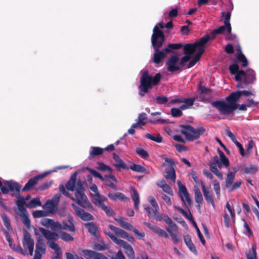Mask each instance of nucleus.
Returning a JSON list of instances; mask_svg holds the SVG:
<instances>
[{
    "instance_id": "obj_1",
    "label": "nucleus",
    "mask_w": 259,
    "mask_h": 259,
    "mask_svg": "<svg viewBox=\"0 0 259 259\" xmlns=\"http://www.w3.org/2000/svg\"><path fill=\"white\" fill-rule=\"evenodd\" d=\"M76 175L77 172L73 174L65 185L67 190L71 191H74V197L71 196L70 194L66 191L63 185L59 186V191L64 195L70 198L73 201H75L76 203L80 206L85 208H92V205L84 194L85 190L83 187L81 181L80 180L78 181L75 184Z\"/></svg>"
},
{
    "instance_id": "obj_2",
    "label": "nucleus",
    "mask_w": 259,
    "mask_h": 259,
    "mask_svg": "<svg viewBox=\"0 0 259 259\" xmlns=\"http://www.w3.org/2000/svg\"><path fill=\"white\" fill-rule=\"evenodd\" d=\"M253 95L251 92L248 91H237L231 93L225 98V101L223 100L213 101L211 104L223 113H232L237 110V102L242 96L248 97Z\"/></svg>"
},
{
    "instance_id": "obj_3",
    "label": "nucleus",
    "mask_w": 259,
    "mask_h": 259,
    "mask_svg": "<svg viewBox=\"0 0 259 259\" xmlns=\"http://www.w3.org/2000/svg\"><path fill=\"white\" fill-rule=\"evenodd\" d=\"M165 41V35L163 32L159 30L157 26H155L153 29V34L151 36V45L154 51L153 57V61L156 64L161 63L166 56L170 52L169 49L165 48L162 51H159Z\"/></svg>"
},
{
    "instance_id": "obj_4",
    "label": "nucleus",
    "mask_w": 259,
    "mask_h": 259,
    "mask_svg": "<svg viewBox=\"0 0 259 259\" xmlns=\"http://www.w3.org/2000/svg\"><path fill=\"white\" fill-rule=\"evenodd\" d=\"M161 74L157 73L154 76L149 75L148 70L144 71L140 78V84L139 86V94L141 97H143L147 93L149 89H151L154 85H157L160 82L161 78Z\"/></svg>"
},
{
    "instance_id": "obj_5",
    "label": "nucleus",
    "mask_w": 259,
    "mask_h": 259,
    "mask_svg": "<svg viewBox=\"0 0 259 259\" xmlns=\"http://www.w3.org/2000/svg\"><path fill=\"white\" fill-rule=\"evenodd\" d=\"M39 231L47 240V244L51 249L54 250L55 252L61 251V248L55 243L59 237L57 233L41 227L39 228Z\"/></svg>"
},
{
    "instance_id": "obj_6",
    "label": "nucleus",
    "mask_w": 259,
    "mask_h": 259,
    "mask_svg": "<svg viewBox=\"0 0 259 259\" xmlns=\"http://www.w3.org/2000/svg\"><path fill=\"white\" fill-rule=\"evenodd\" d=\"M181 127L182 128L181 133L189 141H193L198 139L205 131L203 127L195 129L189 125H182Z\"/></svg>"
},
{
    "instance_id": "obj_7",
    "label": "nucleus",
    "mask_w": 259,
    "mask_h": 259,
    "mask_svg": "<svg viewBox=\"0 0 259 259\" xmlns=\"http://www.w3.org/2000/svg\"><path fill=\"white\" fill-rule=\"evenodd\" d=\"M162 220L168 225L165 229L171 237L173 243L178 244L180 241L178 236L179 227L167 214L162 215Z\"/></svg>"
},
{
    "instance_id": "obj_8",
    "label": "nucleus",
    "mask_w": 259,
    "mask_h": 259,
    "mask_svg": "<svg viewBox=\"0 0 259 259\" xmlns=\"http://www.w3.org/2000/svg\"><path fill=\"white\" fill-rule=\"evenodd\" d=\"M104 233L115 243L122 247L125 249V253L129 259H135V252L131 245L122 240L118 239L115 235L110 232L104 231Z\"/></svg>"
},
{
    "instance_id": "obj_9",
    "label": "nucleus",
    "mask_w": 259,
    "mask_h": 259,
    "mask_svg": "<svg viewBox=\"0 0 259 259\" xmlns=\"http://www.w3.org/2000/svg\"><path fill=\"white\" fill-rule=\"evenodd\" d=\"M150 204L153 206V212L150 210V207L146 205H144V209L147 211L148 215L150 218H152L157 221H161L162 220V215L158 212L159 206L155 198L152 197L149 200Z\"/></svg>"
},
{
    "instance_id": "obj_10",
    "label": "nucleus",
    "mask_w": 259,
    "mask_h": 259,
    "mask_svg": "<svg viewBox=\"0 0 259 259\" xmlns=\"http://www.w3.org/2000/svg\"><path fill=\"white\" fill-rule=\"evenodd\" d=\"M34 233L36 236V249L33 259H41L42 254L46 252V247L44 238L38 235L37 229H34Z\"/></svg>"
},
{
    "instance_id": "obj_11",
    "label": "nucleus",
    "mask_w": 259,
    "mask_h": 259,
    "mask_svg": "<svg viewBox=\"0 0 259 259\" xmlns=\"http://www.w3.org/2000/svg\"><path fill=\"white\" fill-rule=\"evenodd\" d=\"M179 61V57L177 54L170 56L165 62L167 70L170 72L182 71L183 69Z\"/></svg>"
},
{
    "instance_id": "obj_12",
    "label": "nucleus",
    "mask_w": 259,
    "mask_h": 259,
    "mask_svg": "<svg viewBox=\"0 0 259 259\" xmlns=\"http://www.w3.org/2000/svg\"><path fill=\"white\" fill-rule=\"evenodd\" d=\"M22 244L25 249H28L29 254L32 255L34 242L33 239L31 238V234L25 230L23 231Z\"/></svg>"
},
{
    "instance_id": "obj_13",
    "label": "nucleus",
    "mask_w": 259,
    "mask_h": 259,
    "mask_svg": "<svg viewBox=\"0 0 259 259\" xmlns=\"http://www.w3.org/2000/svg\"><path fill=\"white\" fill-rule=\"evenodd\" d=\"M177 183L179 186V195L181 200L186 206L187 205H191L192 204V200L186 187L182 184L180 181H178Z\"/></svg>"
},
{
    "instance_id": "obj_14",
    "label": "nucleus",
    "mask_w": 259,
    "mask_h": 259,
    "mask_svg": "<svg viewBox=\"0 0 259 259\" xmlns=\"http://www.w3.org/2000/svg\"><path fill=\"white\" fill-rule=\"evenodd\" d=\"M195 101V99L193 98H181L171 100L168 103V104H174L177 103H181L182 105L180 106L181 109L182 110H186L187 109L190 108L191 106H192Z\"/></svg>"
},
{
    "instance_id": "obj_15",
    "label": "nucleus",
    "mask_w": 259,
    "mask_h": 259,
    "mask_svg": "<svg viewBox=\"0 0 259 259\" xmlns=\"http://www.w3.org/2000/svg\"><path fill=\"white\" fill-rule=\"evenodd\" d=\"M71 206L75 211L76 215L83 221H92L94 219V217L91 214L85 212L83 209L76 206L75 204L72 203Z\"/></svg>"
},
{
    "instance_id": "obj_16",
    "label": "nucleus",
    "mask_w": 259,
    "mask_h": 259,
    "mask_svg": "<svg viewBox=\"0 0 259 259\" xmlns=\"http://www.w3.org/2000/svg\"><path fill=\"white\" fill-rule=\"evenodd\" d=\"M50 172H45L41 175H37L32 178L30 179L25 186L22 189V191L25 192L30 190L35 185L37 184L39 180H40L45 177Z\"/></svg>"
},
{
    "instance_id": "obj_17",
    "label": "nucleus",
    "mask_w": 259,
    "mask_h": 259,
    "mask_svg": "<svg viewBox=\"0 0 259 259\" xmlns=\"http://www.w3.org/2000/svg\"><path fill=\"white\" fill-rule=\"evenodd\" d=\"M61 229L71 232H75L76 229L73 224V219L70 216L67 217V220H64L61 223Z\"/></svg>"
},
{
    "instance_id": "obj_18",
    "label": "nucleus",
    "mask_w": 259,
    "mask_h": 259,
    "mask_svg": "<svg viewBox=\"0 0 259 259\" xmlns=\"http://www.w3.org/2000/svg\"><path fill=\"white\" fill-rule=\"evenodd\" d=\"M200 183L202 187V190L206 201L208 203H211L212 206L214 207L215 204L212 196V194L209 190V188H206L202 181H201Z\"/></svg>"
},
{
    "instance_id": "obj_19",
    "label": "nucleus",
    "mask_w": 259,
    "mask_h": 259,
    "mask_svg": "<svg viewBox=\"0 0 259 259\" xmlns=\"http://www.w3.org/2000/svg\"><path fill=\"white\" fill-rule=\"evenodd\" d=\"M255 79V73L252 69H249L245 72L243 80L244 84L247 85L252 83Z\"/></svg>"
},
{
    "instance_id": "obj_20",
    "label": "nucleus",
    "mask_w": 259,
    "mask_h": 259,
    "mask_svg": "<svg viewBox=\"0 0 259 259\" xmlns=\"http://www.w3.org/2000/svg\"><path fill=\"white\" fill-rule=\"evenodd\" d=\"M5 184L9 187L11 191L15 192L16 196H18L20 197L19 193L21 188V186L20 185L16 182L12 181L7 182L5 183Z\"/></svg>"
},
{
    "instance_id": "obj_21",
    "label": "nucleus",
    "mask_w": 259,
    "mask_h": 259,
    "mask_svg": "<svg viewBox=\"0 0 259 259\" xmlns=\"http://www.w3.org/2000/svg\"><path fill=\"white\" fill-rule=\"evenodd\" d=\"M113 158L115 162L114 163V165L118 169H125L128 168L126 163L123 161V160L120 158V157L118 155L116 154L115 153H113Z\"/></svg>"
},
{
    "instance_id": "obj_22",
    "label": "nucleus",
    "mask_w": 259,
    "mask_h": 259,
    "mask_svg": "<svg viewBox=\"0 0 259 259\" xmlns=\"http://www.w3.org/2000/svg\"><path fill=\"white\" fill-rule=\"evenodd\" d=\"M84 226L88 228V231L91 235L97 239L99 238V235L97 233L98 228L94 223H85Z\"/></svg>"
},
{
    "instance_id": "obj_23",
    "label": "nucleus",
    "mask_w": 259,
    "mask_h": 259,
    "mask_svg": "<svg viewBox=\"0 0 259 259\" xmlns=\"http://www.w3.org/2000/svg\"><path fill=\"white\" fill-rule=\"evenodd\" d=\"M196 50L198 51V47L195 42L193 44H187L184 46V52L185 54L191 56Z\"/></svg>"
},
{
    "instance_id": "obj_24",
    "label": "nucleus",
    "mask_w": 259,
    "mask_h": 259,
    "mask_svg": "<svg viewBox=\"0 0 259 259\" xmlns=\"http://www.w3.org/2000/svg\"><path fill=\"white\" fill-rule=\"evenodd\" d=\"M56 205L57 204L55 203L53 200H48L42 207L47 212L53 213L55 212Z\"/></svg>"
},
{
    "instance_id": "obj_25",
    "label": "nucleus",
    "mask_w": 259,
    "mask_h": 259,
    "mask_svg": "<svg viewBox=\"0 0 259 259\" xmlns=\"http://www.w3.org/2000/svg\"><path fill=\"white\" fill-rule=\"evenodd\" d=\"M131 197L134 202V207L135 209H139V205L140 203V197L138 192L134 188L131 189Z\"/></svg>"
},
{
    "instance_id": "obj_26",
    "label": "nucleus",
    "mask_w": 259,
    "mask_h": 259,
    "mask_svg": "<svg viewBox=\"0 0 259 259\" xmlns=\"http://www.w3.org/2000/svg\"><path fill=\"white\" fill-rule=\"evenodd\" d=\"M157 186L162 188V190L170 195H173V191L170 187L167 184L164 180L160 181L157 183Z\"/></svg>"
},
{
    "instance_id": "obj_27",
    "label": "nucleus",
    "mask_w": 259,
    "mask_h": 259,
    "mask_svg": "<svg viewBox=\"0 0 259 259\" xmlns=\"http://www.w3.org/2000/svg\"><path fill=\"white\" fill-rule=\"evenodd\" d=\"M109 228L113 231L118 237L124 238L127 236V232L119 228L116 227L112 225H110Z\"/></svg>"
},
{
    "instance_id": "obj_28",
    "label": "nucleus",
    "mask_w": 259,
    "mask_h": 259,
    "mask_svg": "<svg viewBox=\"0 0 259 259\" xmlns=\"http://www.w3.org/2000/svg\"><path fill=\"white\" fill-rule=\"evenodd\" d=\"M16 197L18 198L16 201V204L21 213L27 212V210L25 207L26 204L25 199L23 197H21L20 196V197L18 196Z\"/></svg>"
},
{
    "instance_id": "obj_29",
    "label": "nucleus",
    "mask_w": 259,
    "mask_h": 259,
    "mask_svg": "<svg viewBox=\"0 0 259 259\" xmlns=\"http://www.w3.org/2000/svg\"><path fill=\"white\" fill-rule=\"evenodd\" d=\"M107 199L101 195L99 193L98 194H95L94 196V203L99 207H101L102 205H104V202L106 201Z\"/></svg>"
},
{
    "instance_id": "obj_30",
    "label": "nucleus",
    "mask_w": 259,
    "mask_h": 259,
    "mask_svg": "<svg viewBox=\"0 0 259 259\" xmlns=\"http://www.w3.org/2000/svg\"><path fill=\"white\" fill-rule=\"evenodd\" d=\"M19 216L21 217V221L23 224L28 229H30L31 223L30 220L29 218V214L27 212L21 213V214H19Z\"/></svg>"
},
{
    "instance_id": "obj_31",
    "label": "nucleus",
    "mask_w": 259,
    "mask_h": 259,
    "mask_svg": "<svg viewBox=\"0 0 259 259\" xmlns=\"http://www.w3.org/2000/svg\"><path fill=\"white\" fill-rule=\"evenodd\" d=\"M108 196L110 199L113 201H116L117 199L125 201L127 199L126 196L120 192H117L115 194L109 193Z\"/></svg>"
},
{
    "instance_id": "obj_32",
    "label": "nucleus",
    "mask_w": 259,
    "mask_h": 259,
    "mask_svg": "<svg viewBox=\"0 0 259 259\" xmlns=\"http://www.w3.org/2000/svg\"><path fill=\"white\" fill-rule=\"evenodd\" d=\"M166 175L165 178L167 180H170L174 182L176 180L175 170L173 167H168L165 169Z\"/></svg>"
},
{
    "instance_id": "obj_33",
    "label": "nucleus",
    "mask_w": 259,
    "mask_h": 259,
    "mask_svg": "<svg viewBox=\"0 0 259 259\" xmlns=\"http://www.w3.org/2000/svg\"><path fill=\"white\" fill-rule=\"evenodd\" d=\"M209 40V36L208 34L205 35L200 38L199 40L195 42L198 47V50H204V45Z\"/></svg>"
},
{
    "instance_id": "obj_34",
    "label": "nucleus",
    "mask_w": 259,
    "mask_h": 259,
    "mask_svg": "<svg viewBox=\"0 0 259 259\" xmlns=\"http://www.w3.org/2000/svg\"><path fill=\"white\" fill-rule=\"evenodd\" d=\"M194 195L195 202L198 203L197 207L200 208V204L203 202V199L201 192L198 188L195 189Z\"/></svg>"
},
{
    "instance_id": "obj_35",
    "label": "nucleus",
    "mask_w": 259,
    "mask_h": 259,
    "mask_svg": "<svg viewBox=\"0 0 259 259\" xmlns=\"http://www.w3.org/2000/svg\"><path fill=\"white\" fill-rule=\"evenodd\" d=\"M115 220L120 225V226L128 230H132L133 229V226L130 223L125 222L124 218H120L115 219Z\"/></svg>"
},
{
    "instance_id": "obj_36",
    "label": "nucleus",
    "mask_w": 259,
    "mask_h": 259,
    "mask_svg": "<svg viewBox=\"0 0 259 259\" xmlns=\"http://www.w3.org/2000/svg\"><path fill=\"white\" fill-rule=\"evenodd\" d=\"M184 240L185 244L190 249V250L193 253L197 254V250L196 248L193 244L192 240L189 235H186L184 237Z\"/></svg>"
},
{
    "instance_id": "obj_37",
    "label": "nucleus",
    "mask_w": 259,
    "mask_h": 259,
    "mask_svg": "<svg viewBox=\"0 0 259 259\" xmlns=\"http://www.w3.org/2000/svg\"><path fill=\"white\" fill-rule=\"evenodd\" d=\"M138 119V121L132 125L133 127L135 128L138 126H141L145 125L147 122L145 114H139Z\"/></svg>"
},
{
    "instance_id": "obj_38",
    "label": "nucleus",
    "mask_w": 259,
    "mask_h": 259,
    "mask_svg": "<svg viewBox=\"0 0 259 259\" xmlns=\"http://www.w3.org/2000/svg\"><path fill=\"white\" fill-rule=\"evenodd\" d=\"M234 172L229 171L227 175V178L225 180V187L228 188L231 186L234 180Z\"/></svg>"
},
{
    "instance_id": "obj_39",
    "label": "nucleus",
    "mask_w": 259,
    "mask_h": 259,
    "mask_svg": "<svg viewBox=\"0 0 259 259\" xmlns=\"http://www.w3.org/2000/svg\"><path fill=\"white\" fill-rule=\"evenodd\" d=\"M256 246L255 244L252 245L251 248L246 253L247 259H257Z\"/></svg>"
},
{
    "instance_id": "obj_40",
    "label": "nucleus",
    "mask_w": 259,
    "mask_h": 259,
    "mask_svg": "<svg viewBox=\"0 0 259 259\" xmlns=\"http://www.w3.org/2000/svg\"><path fill=\"white\" fill-rule=\"evenodd\" d=\"M231 12L229 11L227 13H226L225 12H222L221 13V16L223 18H224V24L227 26H228V29H230L231 28V24L230 23V19H231Z\"/></svg>"
},
{
    "instance_id": "obj_41",
    "label": "nucleus",
    "mask_w": 259,
    "mask_h": 259,
    "mask_svg": "<svg viewBox=\"0 0 259 259\" xmlns=\"http://www.w3.org/2000/svg\"><path fill=\"white\" fill-rule=\"evenodd\" d=\"M218 152L220 157V161L222 164L226 167H228L229 166V161L228 158L226 157L225 154L220 149H218Z\"/></svg>"
},
{
    "instance_id": "obj_42",
    "label": "nucleus",
    "mask_w": 259,
    "mask_h": 259,
    "mask_svg": "<svg viewBox=\"0 0 259 259\" xmlns=\"http://www.w3.org/2000/svg\"><path fill=\"white\" fill-rule=\"evenodd\" d=\"M236 58L239 62H241V66L242 67L247 66L248 63V61L243 53H238Z\"/></svg>"
},
{
    "instance_id": "obj_43",
    "label": "nucleus",
    "mask_w": 259,
    "mask_h": 259,
    "mask_svg": "<svg viewBox=\"0 0 259 259\" xmlns=\"http://www.w3.org/2000/svg\"><path fill=\"white\" fill-rule=\"evenodd\" d=\"M90 151V155L93 156L100 155L103 154L104 149L98 147H92Z\"/></svg>"
},
{
    "instance_id": "obj_44",
    "label": "nucleus",
    "mask_w": 259,
    "mask_h": 259,
    "mask_svg": "<svg viewBox=\"0 0 259 259\" xmlns=\"http://www.w3.org/2000/svg\"><path fill=\"white\" fill-rule=\"evenodd\" d=\"M257 170V167L255 165H250L245 167L243 170V172L246 174L253 175L256 173Z\"/></svg>"
},
{
    "instance_id": "obj_45",
    "label": "nucleus",
    "mask_w": 259,
    "mask_h": 259,
    "mask_svg": "<svg viewBox=\"0 0 259 259\" xmlns=\"http://www.w3.org/2000/svg\"><path fill=\"white\" fill-rule=\"evenodd\" d=\"M96 252V251L88 249L82 250L83 255L87 259H90V258L94 259Z\"/></svg>"
},
{
    "instance_id": "obj_46",
    "label": "nucleus",
    "mask_w": 259,
    "mask_h": 259,
    "mask_svg": "<svg viewBox=\"0 0 259 259\" xmlns=\"http://www.w3.org/2000/svg\"><path fill=\"white\" fill-rule=\"evenodd\" d=\"M145 137L157 143H161L163 139L162 136H161L159 134L156 135V136L155 137L153 135L149 133L145 135Z\"/></svg>"
},
{
    "instance_id": "obj_47",
    "label": "nucleus",
    "mask_w": 259,
    "mask_h": 259,
    "mask_svg": "<svg viewBox=\"0 0 259 259\" xmlns=\"http://www.w3.org/2000/svg\"><path fill=\"white\" fill-rule=\"evenodd\" d=\"M37 206H41V202L38 198H33L27 204V207L29 208H34Z\"/></svg>"
},
{
    "instance_id": "obj_48",
    "label": "nucleus",
    "mask_w": 259,
    "mask_h": 259,
    "mask_svg": "<svg viewBox=\"0 0 259 259\" xmlns=\"http://www.w3.org/2000/svg\"><path fill=\"white\" fill-rule=\"evenodd\" d=\"M153 233L158 235L159 236L164 237L165 238L169 237L168 234L165 231L158 226H157Z\"/></svg>"
},
{
    "instance_id": "obj_49",
    "label": "nucleus",
    "mask_w": 259,
    "mask_h": 259,
    "mask_svg": "<svg viewBox=\"0 0 259 259\" xmlns=\"http://www.w3.org/2000/svg\"><path fill=\"white\" fill-rule=\"evenodd\" d=\"M60 238L63 241L66 242L72 241L74 240L73 237H72L70 234L65 232H61Z\"/></svg>"
},
{
    "instance_id": "obj_50",
    "label": "nucleus",
    "mask_w": 259,
    "mask_h": 259,
    "mask_svg": "<svg viewBox=\"0 0 259 259\" xmlns=\"http://www.w3.org/2000/svg\"><path fill=\"white\" fill-rule=\"evenodd\" d=\"M102 210H103L109 217H112L115 214L114 210L109 206L105 205V204L102 205L101 207Z\"/></svg>"
},
{
    "instance_id": "obj_51",
    "label": "nucleus",
    "mask_w": 259,
    "mask_h": 259,
    "mask_svg": "<svg viewBox=\"0 0 259 259\" xmlns=\"http://www.w3.org/2000/svg\"><path fill=\"white\" fill-rule=\"evenodd\" d=\"M97 164V168L100 170L112 171V169L110 166L105 165L103 163L98 162Z\"/></svg>"
},
{
    "instance_id": "obj_52",
    "label": "nucleus",
    "mask_w": 259,
    "mask_h": 259,
    "mask_svg": "<svg viewBox=\"0 0 259 259\" xmlns=\"http://www.w3.org/2000/svg\"><path fill=\"white\" fill-rule=\"evenodd\" d=\"M209 166L210 170L219 179L222 180L223 179V174L219 170V169L217 167V166L211 165H210Z\"/></svg>"
},
{
    "instance_id": "obj_53",
    "label": "nucleus",
    "mask_w": 259,
    "mask_h": 259,
    "mask_svg": "<svg viewBox=\"0 0 259 259\" xmlns=\"http://www.w3.org/2000/svg\"><path fill=\"white\" fill-rule=\"evenodd\" d=\"M130 168L133 171L139 172H144L146 171V169L145 167L140 165L136 164L131 165Z\"/></svg>"
},
{
    "instance_id": "obj_54",
    "label": "nucleus",
    "mask_w": 259,
    "mask_h": 259,
    "mask_svg": "<svg viewBox=\"0 0 259 259\" xmlns=\"http://www.w3.org/2000/svg\"><path fill=\"white\" fill-rule=\"evenodd\" d=\"M227 30V32H231L232 28L228 29V25L226 26L225 24L223 26L219 27L218 29H214V32L218 33V34H223L225 33V30Z\"/></svg>"
},
{
    "instance_id": "obj_55",
    "label": "nucleus",
    "mask_w": 259,
    "mask_h": 259,
    "mask_svg": "<svg viewBox=\"0 0 259 259\" xmlns=\"http://www.w3.org/2000/svg\"><path fill=\"white\" fill-rule=\"evenodd\" d=\"M85 169L87 170H88L94 177L99 178L100 180H101L102 181H105L104 178H103V177H102L100 174H99L98 172H97L95 169L89 168L88 167H85Z\"/></svg>"
},
{
    "instance_id": "obj_56",
    "label": "nucleus",
    "mask_w": 259,
    "mask_h": 259,
    "mask_svg": "<svg viewBox=\"0 0 259 259\" xmlns=\"http://www.w3.org/2000/svg\"><path fill=\"white\" fill-rule=\"evenodd\" d=\"M47 215L48 212L44 210H36L32 213V215L34 218L44 217L47 216Z\"/></svg>"
},
{
    "instance_id": "obj_57",
    "label": "nucleus",
    "mask_w": 259,
    "mask_h": 259,
    "mask_svg": "<svg viewBox=\"0 0 259 259\" xmlns=\"http://www.w3.org/2000/svg\"><path fill=\"white\" fill-rule=\"evenodd\" d=\"M50 228L52 231H54L62 230L61 224L59 223L58 222H55L53 220L51 224Z\"/></svg>"
},
{
    "instance_id": "obj_58",
    "label": "nucleus",
    "mask_w": 259,
    "mask_h": 259,
    "mask_svg": "<svg viewBox=\"0 0 259 259\" xmlns=\"http://www.w3.org/2000/svg\"><path fill=\"white\" fill-rule=\"evenodd\" d=\"M213 189L216 193L218 198L220 199V187L219 182L215 180L213 181Z\"/></svg>"
},
{
    "instance_id": "obj_59",
    "label": "nucleus",
    "mask_w": 259,
    "mask_h": 259,
    "mask_svg": "<svg viewBox=\"0 0 259 259\" xmlns=\"http://www.w3.org/2000/svg\"><path fill=\"white\" fill-rule=\"evenodd\" d=\"M239 65L236 63H234L230 65L229 67V69L231 74L234 75L240 70L239 69Z\"/></svg>"
},
{
    "instance_id": "obj_60",
    "label": "nucleus",
    "mask_w": 259,
    "mask_h": 259,
    "mask_svg": "<svg viewBox=\"0 0 259 259\" xmlns=\"http://www.w3.org/2000/svg\"><path fill=\"white\" fill-rule=\"evenodd\" d=\"M209 165H218L219 168H221L222 167V164L217 155H215L213 157V161L209 162Z\"/></svg>"
},
{
    "instance_id": "obj_61",
    "label": "nucleus",
    "mask_w": 259,
    "mask_h": 259,
    "mask_svg": "<svg viewBox=\"0 0 259 259\" xmlns=\"http://www.w3.org/2000/svg\"><path fill=\"white\" fill-rule=\"evenodd\" d=\"M2 218L5 226L7 228L8 230H10L12 229V227L9 221V219L6 214H3Z\"/></svg>"
},
{
    "instance_id": "obj_62",
    "label": "nucleus",
    "mask_w": 259,
    "mask_h": 259,
    "mask_svg": "<svg viewBox=\"0 0 259 259\" xmlns=\"http://www.w3.org/2000/svg\"><path fill=\"white\" fill-rule=\"evenodd\" d=\"M234 75H235V79L236 81L241 82L242 78H244V76L245 75V71L243 70H240Z\"/></svg>"
},
{
    "instance_id": "obj_63",
    "label": "nucleus",
    "mask_w": 259,
    "mask_h": 259,
    "mask_svg": "<svg viewBox=\"0 0 259 259\" xmlns=\"http://www.w3.org/2000/svg\"><path fill=\"white\" fill-rule=\"evenodd\" d=\"M136 152L143 158H147L149 157L148 152L143 149L138 148L136 149Z\"/></svg>"
},
{
    "instance_id": "obj_64",
    "label": "nucleus",
    "mask_w": 259,
    "mask_h": 259,
    "mask_svg": "<svg viewBox=\"0 0 259 259\" xmlns=\"http://www.w3.org/2000/svg\"><path fill=\"white\" fill-rule=\"evenodd\" d=\"M225 131L226 134L231 139L234 143L237 141L235 136L231 132L229 128H226Z\"/></svg>"
}]
</instances>
